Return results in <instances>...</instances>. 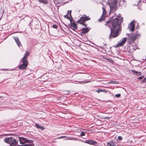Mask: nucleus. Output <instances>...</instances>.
<instances>
[{
	"instance_id": "obj_26",
	"label": "nucleus",
	"mask_w": 146,
	"mask_h": 146,
	"mask_svg": "<svg viewBox=\"0 0 146 146\" xmlns=\"http://www.w3.org/2000/svg\"><path fill=\"white\" fill-rule=\"evenodd\" d=\"M24 146H34V145L33 144H25Z\"/></svg>"
},
{
	"instance_id": "obj_28",
	"label": "nucleus",
	"mask_w": 146,
	"mask_h": 146,
	"mask_svg": "<svg viewBox=\"0 0 146 146\" xmlns=\"http://www.w3.org/2000/svg\"><path fill=\"white\" fill-rule=\"evenodd\" d=\"M141 82L143 83H145L146 82V77Z\"/></svg>"
},
{
	"instance_id": "obj_7",
	"label": "nucleus",
	"mask_w": 146,
	"mask_h": 146,
	"mask_svg": "<svg viewBox=\"0 0 146 146\" xmlns=\"http://www.w3.org/2000/svg\"><path fill=\"white\" fill-rule=\"evenodd\" d=\"M102 9H103L102 15L100 18H99L98 20V21L99 22H101L104 20L105 19V15L106 13V11L105 8L104 7H102Z\"/></svg>"
},
{
	"instance_id": "obj_37",
	"label": "nucleus",
	"mask_w": 146,
	"mask_h": 146,
	"mask_svg": "<svg viewBox=\"0 0 146 146\" xmlns=\"http://www.w3.org/2000/svg\"><path fill=\"white\" fill-rule=\"evenodd\" d=\"M52 142H54V141H52Z\"/></svg>"
},
{
	"instance_id": "obj_31",
	"label": "nucleus",
	"mask_w": 146,
	"mask_h": 146,
	"mask_svg": "<svg viewBox=\"0 0 146 146\" xmlns=\"http://www.w3.org/2000/svg\"><path fill=\"white\" fill-rule=\"evenodd\" d=\"M143 78H144V76H141L139 77L138 78V79L139 80H141V79H142Z\"/></svg>"
},
{
	"instance_id": "obj_27",
	"label": "nucleus",
	"mask_w": 146,
	"mask_h": 146,
	"mask_svg": "<svg viewBox=\"0 0 146 146\" xmlns=\"http://www.w3.org/2000/svg\"><path fill=\"white\" fill-rule=\"evenodd\" d=\"M120 96L121 95L120 94H116L115 95V96L116 98H119V97H120Z\"/></svg>"
},
{
	"instance_id": "obj_10",
	"label": "nucleus",
	"mask_w": 146,
	"mask_h": 146,
	"mask_svg": "<svg viewBox=\"0 0 146 146\" xmlns=\"http://www.w3.org/2000/svg\"><path fill=\"white\" fill-rule=\"evenodd\" d=\"M70 22L71 23L70 25V28L74 31L77 29V25L75 23H71V21H70Z\"/></svg>"
},
{
	"instance_id": "obj_34",
	"label": "nucleus",
	"mask_w": 146,
	"mask_h": 146,
	"mask_svg": "<svg viewBox=\"0 0 146 146\" xmlns=\"http://www.w3.org/2000/svg\"><path fill=\"white\" fill-rule=\"evenodd\" d=\"M107 144L108 146H111V144L110 143V142L108 143Z\"/></svg>"
},
{
	"instance_id": "obj_3",
	"label": "nucleus",
	"mask_w": 146,
	"mask_h": 146,
	"mask_svg": "<svg viewBox=\"0 0 146 146\" xmlns=\"http://www.w3.org/2000/svg\"><path fill=\"white\" fill-rule=\"evenodd\" d=\"M4 141L5 142L9 144L11 146H16L18 142V141L12 137L5 138L4 139Z\"/></svg>"
},
{
	"instance_id": "obj_5",
	"label": "nucleus",
	"mask_w": 146,
	"mask_h": 146,
	"mask_svg": "<svg viewBox=\"0 0 146 146\" xmlns=\"http://www.w3.org/2000/svg\"><path fill=\"white\" fill-rule=\"evenodd\" d=\"M90 19V18L89 17V16H86L85 15H84L83 17H81L80 19L77 21V23L82 24L85 26L86 27L87 25L84 23L86 21Z\"/></svg>"
},
{
	"instance_id": "obj_18",
	"label": "nucleus",
	"mask_w": 146,
	"mask_h": 146,
	"mask_svg": "<svg viewBox=\"0 0 146 146\" xmlns=\"http://www.w3.org/2000/svg\"><path fill=\"white\" fill-rule=\"evenodd\" d=\"M40 2L46 4L47 3V0H39Z\"/></svg>"
},
{
	"instance_id": "obj_6",
	"label": "nucleus",
	"mask_w": 146,
	"mask_h": 146,
	"mask_svg": "<svg viewBox=\"0 0 146 146\" xmlns=\"http://www.w3.org/2000/svg\"><path fill=\"white\" fill-rule=\"evenodd\" d=\"M19 140L21 144H24L25 143H31L33 142V141L32 140H29L27 139L26 138L23 137H18Z\"/></svg>"
},
{
	"instance_id": "obj_29",
	"label": "nucleus",
	"mask_w": 146,
	"mask_h": 146,
	"mask_svg": "<svg viewBox=\"0 0 146 146\" xmlns=\"http://www.w3.org/2000/svg\"><path fill=\"white\" fill-rule=\"evenodd\" d=\"M35 125L36 127L38 128H39L40 126L37 123L35 124Z\"/></svg>"
},
{
	"instance_id": "obj_32",
	"label": "nucleus",
	"mask_w": 146,
	"mask_h": 146,
	"mask_svg": "<svg viewBox=\"0 0 146 146\" xmlns=\"http://www.w3.org/2000/svg\"><path fill=\"white\" fill-rule=\"evenodd\" d=\"M100 92H105L106 93H107V92L105 90H101V89H100Z\"/></svg>"
},
{
	"instance_id": "obj_16",
	"label": "nucleus",
	"mask_w": 146,
	"mask_h": 146,
	"mask_svg": "<svg viewBox=\"0 0 146 146\" xmlns=\"http://www.w3.org/2000/svg\"><path fill=\"white\" fill-rule=\"evenodd\" d=\"M131 71L133 74L139 76L141 75V72H138L137 71L135 70H132Z\"/></svg>"
},
{
	"instance_id": "obj_36",
	"label": "nucleus",
	"mask_w": 146,
	"mask_h": 146,
	"mask_svg": "<svg viewBox=\"0 0 146 146\" xmlns=\"http://www.w3.org/2000/svg\"><path fill=\"white\" fill-rule=\"evenodd\" d=\"M109 117H105V118H106V119H108V118Z\"/></svg>"
},
{
	"instance_id": "obj_33",
	"label": "nucleus",
	"mask_w": 146,
	"mask_h": 146,
	"mask_svg": "<svg viewBox=\"0 0 146 146\" xmlns=\"http://www.w3.org/2000/svg\"><path fill=\"white\" fill-rule=\"evenodd\" d=\"M39 129H40L41 130H43V129H44V128L43 126H40V127Z\"/></svg>"
},
{
	"instance_id": "obj_12",
	"label": "nucleus",
	"mask_w": 146,
	"mask_h": 146,
	"mask_svg": "<svg viewBox=\"0 0 146 146\" xmlns=\"http://www.w3.org/2000/svg\"><path fill=\"white\" fill-rule=\"evenodd\" d=\"M28 64H27L23 63L19 66V68L20 69H25L27 67Z\"/></svg>"
},
{
	"instance_id": "obj_23",
	"label": "nucleus",
	"mask_w": 146,
	"mask_h": 146,
	"mask_svg": "<svg viewBox=\"0 0 146 146\" xmlns=\"http://www.w3.org/2000/svg\"><path fill=\"white\" fill-rule=\"evenodd\" d=\"M52 27L54 29H57L58 27L57 25L54 24L53 25Z\"/></svg>"
},
{
	"instance_id": "obj_15",
	"label": "nucleus",
	"mask_w": 146,
	"mask_h": 146,
	"mask_svg": "<svg viewBox=\"0 0 146 146\" xmlns=\"http://www.w3.org/2000/svg\"><path fill=\"white\" fill-rule=\"evenodd\" d=\"M21 61L23 63L28 64V62L27 60V58H25V57H23L21 59Z\"/></svg>"
},
{
	"instance_id": "obj_25",
	"label": "nucleus",
	"mask_w": 146,
	"mask_h": 146,
	"mask_svg": "<svg viewBox=\"0 0 146 146\" xmlns=\"http://www.w3.org/2000/svg\"><path fill=\"white\" fill-rule=\"evenodd\" d=\"M66 136H61L60 137L57 138L55 139H60V138H66Z\"/></svg>"
},
{
	"instance_id": "obj_9",
	"label": "nucleus",
	"mask_w": 146,
	"mask_h": 146,
	"mask_svg": "<svg viewBox=\"0 0 146 146\" xmlns=\"http://www.w3.org/2000/svg\"><path fill=\"white\" fill-rule=\"evenodd\" d=\"M126 38H123L121 39L120 41L118 42L116 47H118L123 45L126 42Z\"/></svg>"
},
{
	"instance_id": "obj_21",
	"label": "nucleus",
	"mask_w": 146,
	"mask_h": 146,
	"mask_svg": "<svg viewBox=\"0 0 146 146\" xmlns=\"http://www.w3.org/2000/svg\"><path fill=\"white\" fill-rule=\"evenodd\" d=\"M89 82H88V81H82V82H78V83L80 84H84V83H88Z\"/></svg>"
},
{
	"instance_id": "obj_22",
	"label": "nucleus",
	"mask_w": 146,
	"mask_h": 146,
	"mask_svg": "<svg viewBox=\"0 0 146 146\" xmlns=\"http://www.w3.org/2000/svg\"><path fill=\"white\" fill-rule=\"evenodd\" d=\"M110 142L111 144V146H115L116 145L115 143L113 141H111Z\"/></svg>"
},
{
	"instance_id": "obj_1",
	"label": "nucleus",
	"mask_w": 146,
	"mask_h": 146,
	"mask_svg": "<svg viewBox=\"0 0 146 146\" xmlns=\"http://www.w3.org/2000/svg\"><path fill=\"white\" fill-rule=\"evenodd\" d=\"M123 21V18L119 17H116L111 21H108L106 22V25L110 29L111 32L109 36L110 39L115 38L119 35V30L120 24Z\"/></svg>"
},
{
	"instance_id": "obj_20",
	"label": "nucleus",
	"mask_w": 146,
	"mask_h": 146,
	"mask_svg": "<svg viewBox=\"0 0 146 146\" xmlns=\"http://www.w3.org/2000/svg\"><path fill=\"white\" fill-rule=\"evenodd\" d=\"M109 82L110 84L112 83L115 84H117L118 83V82L117 81H111Z\"/></svg>"
},
{
	"instance_id": "obj_14",
	"label": "nucleus",
	"mask_w": 146,
	"mask_h": 146,
	"mask_svg": "<svg viewBox=\"0 0 146 146\" xmlns=\"http://www.w3.org/2000/svg\"><path fill=\"white\" fill-rule=\"evenodd\" d=\"M14 39L16 42L18 46L20 47L21 46V43L18 37H14Z\"/></svg>"
},
{
	"instance_id": "obj_13",
	"label": "nucleus",
	"mask_w": 146,
	"mask_h": 146,
	"mask_svg": "<svg viewBox=\"0 0 146 146\" xmlns=\"http://www.w3.org/2000/svg\"><path fill=\"white\" fill-rule=\"evenodd\" d=\"M85 27V28H82V33L83 34L87 33L90 30L88 28H87L86 26Z\"/></svg>"
},
{
	"instance_id": "obj_8",
	"label": "nucleus",
	"mask_w": 146,
	"mask_h": 146,
	"mask_svg": "<svg viewBox=\"0 0 146 146\" xmlns=\"http://www.w3.org/2000/svg\"><path fill=\"white\" fill-rule=\"evenodd\" d=\"M135 27V21H132L129 25L128 28L130 31L133 32L134 30Z\"/></svg>"
},
{
	"instance_id": "obj_11",
	"label": "nucleus",
	"mask_w": 146,
	"mask_h": 146,
	"mask_svg": "<svg viewBox=\"0 0 146 146\" xmlns=\"http://www.w3.org/2000/svg\"><path fill=\"white\" fill-rule=\"evenodd\" d=\"M85 143L92 145H95L97 143L96 141L91 140H86L85 141Z\"/></svg>"
},
{
	"instance_id": "obj_2",
	"label": "nucleus",
	"mask_w": 146,
	"mask_h": 146,
	"mask_svg": "<svg viewBox=\"0 0 146 146\" xmlns=\"http://www.w3.org/2000/svg\"><path fill=\"white\" fill-rule=\"evenodd\" d=\"M127 35L128 36V42L131 44L133 43L137 38H140L141 35L138 31H137L134 34L130 35L127 34Z\"/></svg>"
},
{
	"instance_id": "obj_30",
	"label": "nucleus",
	"mask_w": 146,
	"mask_h": 146,
	"mask_svg": "<svg viewBox=\"0 0 146 146\" xmlns=\"http://www.w3.org/2000/svg\"><path fill=\"white\" fill-rule=\"evenodd\" d=\"M118 139L119 140H121L122 139V137L121 136H119L118 137Z\"/></svg>"
},
{
	"instance_id": "obj_4",
	"label": "nucleus",
	"mask_w": 146,
	"mask_h": 146,
	"mask_svg": "<svg viewBox=\"0 0 146 146\" xmlns=\"http://www.w3.org/2000/svg\"><path fill=\"white\" fill-rule=\"evenodd\" d=\"M117 0H108V4L110 6V12H113L117 10L116 6Z\"/></svg>"
},
{
	"instance_id": "obj_19",
	"label": "nucleus",
	"mask_w": 146,
	"mask_h": 146,
	"mask_svg": "<svg viewBox=\"0 0 146 146\" xmlns=\"http://www.w3.org/2000/svg\"><path fill=\"white\" fill-rule=\"evenodd\" d=\"M29 52L28 51H26L25 54V55L24 57H25V58H27V57L29 55Z\"/></svg>"
},
{
	"instance_id": "obj_35",
	"label": "nucleus",
	"mask_w": 146,
	"mask_h": 146,
	"mask_svg": "<svg viewBox=\"0 0 146 146\" xmlns=\"http://www.w3.org/2000/svg\"><path fill=\"white\" fill-rule=\"evenodd\" d=\"M96 91L98 93H99L100 92V89H99L98 90H97Z\"/></svg>"
},
{
	"instance_id": "obj_24",
	"label": "nucleus",
	"mask_w": 146,
	"mask_h": 146,
	"mask_svg": "<svg viewBox=\"0 0 146 146\" xmlns=\"http://www.w3.org/2000/svg\"><path fill=\"white\" fill-rule=\"evenodd\" d=\"M85 135V133L84 132H83L80 133V135L81 136H84Z\"/></svg>"
},
{
	"instance_id": "obj_38",
	"label": "nucleus",
	"mask_w": 146,
	"mask_h": 146,
	"mask_svg": "<svg viewBox=\"0 0 146 146\" xmlns=\"http://www.w3.org/2000/svg\"><path fill=\"white\" fill-rule=\"evenodd\" d=\"M1 97H0V98H1Z\"/></svg>"
},
{
	"instance_id": "obj_17",
	"label": "nucleus",
	"mask_w": 146,
	"mask_h": 146,
	"mask_svg": "<svg viewBox=\"0 0 146 146\" xmlns=\"http://www.w3.org/2000/svg\"><path fill=\"white\" fill-rule=\"evenodd\" d=\"M71 11H68V14H67L66 15H64V17H65V18H68L67 17V15L68 14H70V17L72 18V16H71Z\"/></svg>"
}]
</instances>
